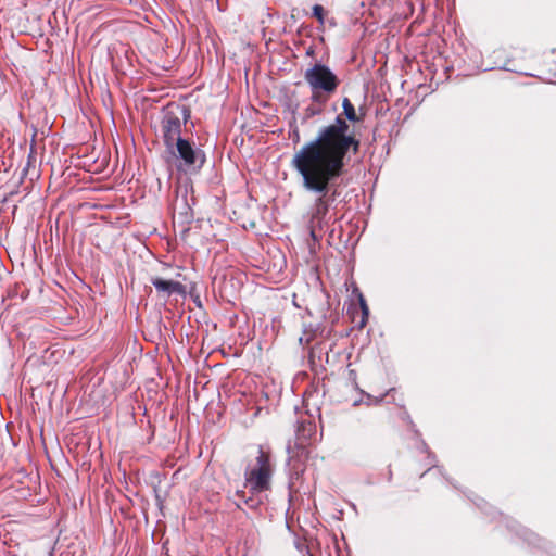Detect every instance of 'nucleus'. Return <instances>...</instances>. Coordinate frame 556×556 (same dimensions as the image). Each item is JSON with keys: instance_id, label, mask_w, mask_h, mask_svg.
Masks as SVG:
<instances>
[{"instance_id": "nucleus-1", "label": "nucleus", "mask_w": 556, "mask_h": 556, "mask_svg": "<svg viewBox=\"0 0 556 556\" xmlns=\"http://www.w3.org/2000/svg\"><path fill=\"white\" fill-rule=\"evenodd\" d=\"M358 147L359 141H306L294 151L291 166L305 190L326 194L343 175L349 150L356 153Z\"/></svg>"}, {"instance_id": "nucleus-2", "label": "nucleus", "mask_w": 556, "mask_h": 556, "mask_svg": "<svg viewBox=\"0 0 556 556\" xmlns=\"http://www.w3.org/2000/svg\"><path fill=\"white\" fill-rule=\"evenodd\" d=\"M273 473L274 464L270 451L258 446L255 458L251 459L244 469L245 485L249 486L251 494L269 491Z\"/></svg>"}, {"instance_id": "nucleus-3", "label": "nucleus", "mask_w": 556, "mask_h": 556, "mask_svg": "<svg viewBox=\"0 0 556 556\" xmlns=\"http://www.w3.org/2000/svg\"><path fill=\"white\" fill-rule=\"evenodd\" d=\"M194 128L190 109L181 104L168 105L156 127L162 132L163 139H185L182 135L192 136Z\"/></svg>"}, {"instance_id": "nucleus-4", "label": "nucleus", "mask_w": 556, "mask_h": 556, "mask_svg": "<svg viewBox=\"0 0 556 556\" xmlns=\"http://www.w3.org/2000/svg\"><path fill=\"white\" fill-rule=\"evenodd\" d=\"M304 79L312 91H321L325 94H332L340 85L337 74L321 62H316L304 73Z\"/></svg>"}, {"instance_id": "nucleus-5", "label": "nucleus", "mask_w": 556, "mask_h": 556, "mask_svg": "<svg viewBox=\"0 0 556 556\" xmlns=\"http://www.w3.org/2000/svg\"><path fill=\"white\" fill-rule=\"evenodd\" d=\"M179 157L187 169H200L203 167L206 156L201 148L194 146V141H176Z\"/></svg>"}, {"instance_id": "nucleus-6", "label": "nucleus", "mask_w": 556, "mask_h": 556, "mask_svg": "<svg viewBox=\"0 0 556 556\" xmlns=\"http://www.w3.org/2000/svg\"><path fill=\"white\" fill-rule=\"evenodd\" d=\"M349 124L338 115L333 124H330L319 130L315 139H355L353 135H348Z\"/></svg>"}, {"instance_id": "nucleus-7", "label": "nucleus", "mask_w": 556, "mask_h": 556, "mask_svg": "<svg viewBox=\"0 0 556 556\" xmlns=\"http://www.w3.org/2000/svg\"><path fill=\"white\" fill-rule=\"evenodd\" d=\"M151 283L154 286L159 295L163 298H169L172 294L185 295L186 287L175 280L164 279L161 277H152Z\"/></svg>"}, {"instance_id": "nucleus-8", "label": "nucleus", "mask_w": 556, "mask_h": 556, "mask_svg": "<svg viewBox=\"0 0 556 556\" xmlns=\"http://www.w3.org/2000/svg\"><path fill=\"white\" fill-rule=\"evenodd\" d=\"M43 141H30L29 153H28V164H35L38 160V156L41 157L43 151ZM41 162V159L39 160Z\"/></svg>"}, {"instance_id": "nucleus-9", "label": "nucleus", "mask_w": 556, "mask_h": 556, "mask_svg": "<svg viewBox=\"0 0 556 556\" xmlns=\"http://www.w3.org/2000/svg\"><path fill=\"white\" fill-rule=\"evenodd\" d=\"M318 195L319 197L317 198L316 203H315L316 210H315L314 217L321 219L328 213L329 204H328V201L325 199L326 194H318Z\"/></svg>"}, {"instance_id": "nucleus-10", "label": "nucleus", "mask_w": 556, "mask_h": 556, "mask_svg": "<svg viewBox=\"0 0 556 556\" xmlns=\"http://www.w3.org/2000/svg\"><path fill=\"white\" fill-rule=\"evenodd\" d=\"M342 108H343V114L345 116V121H350V122H358V116L356 114V110H355V106L353 105V103L350 101L349 98H344L343 101H342Z\"/></svg>"}, {"instance_id": "nucleus-11", "label": "nucleus", "mask_w": 556, "mask_h": 556, "mask_svg": "<svg viewBox=\"0 0 556 556\" xmlns=\"http://www.w3.org/2000/svg\"><path fill=\"white\" fill-rule=\"evenodd\" d=\"M283 106L285 109L291 113L292 115L295 114V112L298 111L299 109V102L298 100L295 99V91H292L291 93H287L285 96V100H283Z\"/></svg>"}, {"instance_id": "nucleus-12", "label": "nucleus", "mask_w": 556, "mask_h": 556, "mask_svg": "<svg viewBox=\"0 0 556 556\" xmlns=\"http://www.w3.org/2000/svg\"><path fill=\"white\" fill-rule=\"evenodd\" d=\"M236 496L239 497V502L236 503L238 508H241V503L245 504L250 508H256L258 506V502L255 501L252 496L247 497L245 492L242 490L237 491Z\"/></svg>"}, {"instance_id": "nucleus-13", "label": "nucleus", "mask_w": 556, "mask_h": 556, "mask_svg": "<svg viewBox=\"0 0 556 556\" xmlns=\"http://www.w3.org/2000/svg\"><path fill=\"white\" fill-rule=\"evenodd\" d=\"M358 302H359V306L362 309V317L358 323V326H359V328H364L368 320L369 308H368L366 300L362 293H359V295H358Z\"/></svg>"}, {"instance_id": "nucleus-14", "label": "nucleus", "mask_w": 556, "mask_h": 556, "mask_svg": "<svg viewBox=\"0 0 556 556\" xmlns=\"http://www.w3.org/2000/svg\"><path fill=\"white\" fill-rule=\"evenodd\" d=\"M324 109L325 108L320 106V104L311 103L305 109L303 119H308L313 116L320 115L324 112Z\"/></svg>"}, {"instance_id": "nucleus-15", "label": "nucleus", "mask_w": 556, "mask_h": 556, "mask_svg": "<svg viewBox=\"0 0 556 556\" xmlns=\"http://www.w3.org/2000/svg\"><path fill=\"white\" fill-rule=\"evenodd\" d=\"M312 16L315 17L320 25L325 24V9L321 4H314L312 8Z\"/></svg>"}, {"instance_id": "nucleus-16", "label": "nucleus", "mask_w": 556, "mask_h": 556, "mask_svg": "<svg viewBox=\"0 0 556 556\" xmlns=\"http://www.w3.org/2000/svg\"><path fill=\"white\" fill-rule=\"evenodd\" d=\"M328 96L329 94H325L321 91H312V97H311L312 103L320 104V106L325 108V105L328 101Z\"/></svg>"}, {"instance_id": "nucleus-17", "label": "nucleus", "mask_w": 556, "mask_h": 556, "mask_svg": "<svg viewBox=\"0 0 556 556\" xmlns=\"http://www.w3.org/2000/svg\"><path fill=\"white\" fill-rule=\"evenodd\" d=\"M305 54L307 56H314L315 55V48L313 46H309L307 49H306V52Z\"/></svg>"}, {"instance_id": "nucleus-18", "label": "nucleus", "mask_w": 556, "mask_h": 556, "mask_svg": "<svg viewBox=\"0 0 556 556\" xmlns=\"http://www.w3.org/2000/svg\"><path fill=\"white\" fill-rule=\"evenodd\" d=\"M328 24H329V26H331V27H336V26H337V22H336V20H334L333 17H332V18H330V20H328Z\"/></svg>"}, {"instance_id": "nucleus-19", "label": "nucleus", "mask_w": 556, "mask_h": 556, "mask_svg": "<svg viewBox=\"0 0 556 556\" xmlns=\"http://www.w3.org/2000/svg\"><path fill=\"white\" fill-rule=\"evenodd\" d=\"M36 131L33 134L31 139H36Z\"/></svg>"}]
</instances>
